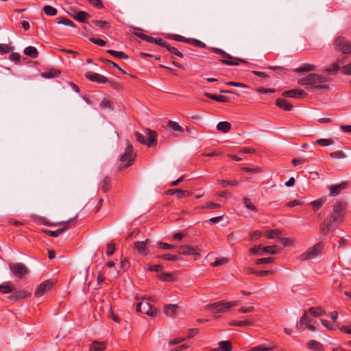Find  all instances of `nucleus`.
Returning <instances> with one entry per match:
<instances>
[{
	"instance_id": "28",
	"label": "nucleus",
	"mask_w": 351,
	"mask_h": 351,
	"mask_svg": "<svg viewBox=\"0 0 351 351\" xmlns=\"http://www.w3.org/2000/svg\"><path fill=\"white\" fill-rule=\"evenodd\" d=\"M24 53L32 58H36L38 56V51L34 47L29 46L24 49Z\"/></svg>"
},
{
	"instance_id": "38",
	"label": "nucleus",
	"mask_w": 351,
	"mask_h": 351,
	"mask_svg": "<svg viewBox=\"0 0 351 351\" xmlns=\"http://www.w3.org/2000/svg\"><path fill=\"white\" fill-rule=\"evenodd\" d=\"M243 203L244 206L249 210L256 212L257 208L256 206L252 202L251 199L248 197H243Z\"/></svg>"
},
{
	"instance_id": "58",
	"label": "nucleus",
	"mask_w": 351,
	"mask_h": 351,
	"mask_svg": "<svg viewBox=\"0 0 351 351\" xmlns=\"http://www.w3.org/2000/svg\"><path fill=\"white\" fill-rule=\"evenodd\" d=\"M241 169L247 173H256L262 172V169L258 167H256L254 168L242 167Z\"/></svg>"
},
{
	"instance_id": "40",
	"label": "nucleus",
	"mask_w": 351,
	"mask_h": 351,
	"mask_svg": "<svg viewBox=\"0 0 351 351\" xmlns=\"http://www.w3.org/2000/svg\"><path fill=\"white\" fill-rule=\"evenodd\" d=\"M217 182L219 184H221L223 187H226L228 186H237L239 184V182L237 180H218Z\"/></svg>"
},
{
	"instance_id": "64",
	"label": "nucleus",
	"mask_w": 351,
	"mask_h": 351,
	"mask_svg": "<svg viewBox=\"0 0 351 351\" xmlns=\"http://www.w3.org/2000/svg\"><path fill=\"white\" fill-rule=\"evenodd\" d=\"M280 233V231L278 229L271 230L267 232V237L268 239H274L276 238L279 234Z\"/></svg>"
},
{
	"instance_id": "5",
	"label": "nucleus",
	"mask_w": 351,
	"mask_h": 351,
	"mask_svg": "<svg viewBox=\"0 0 351 351\" xmlns=\"http://www.w3.org/2000/svg\"><path fill=\"white\" fill-rule=\"evenodd\" d=\"M126 143L127 145L125 149V152L120 156V161L124 168L131 166L136 157V154L134 153L132 143L128 140L126 141Z\"/></svg>"
},
{
	"instance_id": "48",
	"label": "nucleus",
	"mask_w": 351,
	"mask_h": 351,
	"mask_svg": "<svg viewBox=\"0 0 351 351\" xmlns=\"http://www.w3.org/2000/svg\"><path fill=\"white\" fill-rule=\"evenodd\" d=\"M326 202L325 198H320L311 202L313 210L316 211L318 210Z\"/></svg>"
},
{
	"instance_id": "26",
	"label": "nucleus",
	"mask_w": 351,
	"mask_h": 351,
	"mask_svg": "<svg viewBox=\"0 0 351 351\" xmlns=\"http://www.w3.org/2000/svg\"><path fill=\"white\" fill-rule=\"evenodd\" d=\"M231 326L244 327L254 325V321L251 319H247L243 321H232L230 322Z\"/></svg>"
},
{
	"instance_id": "6",
	"label": "nucleus",
	"mask_w": 351,
	"mask_h": 351,
	"mask_svg": "<svg viewBox=\"0 0 351 351\" xmlns=\"http://www.w3.org/2000/svg\"><path fill=\"white\" fill-rule=\"evenodd\" d=\"M213 51L219 55L223 60L221 62L230 66L239 65L241 63H246V62L242 59L234 58L225 51L219 48H213Z\"/></svg>"
},
{
	"instance_id": "46",
	"label": "nucleus",
	"mask_w": 351,
	"mask_h": 351,
	"mask_svg": "<svg viewBox=\"0 0 351 351\" xmlns=\"http://www.w3.org/2000/svg\"><path fill=\"white\" fill-rule=\"evenodd\" d=\"M57 23L58 24H62V25H67V26H70V27H75V25L74 24V23L69 20V19H66V18H59L58 19V21H57Z\"/></svg>"
},
{
	"instance_id": "39",
	"label": "nucleus",
	"mask_w": 351,
	"mask_h": 351,
	"mask_svg": "<svg viewBox=\"0 0 351 351\" xmlns=\"http://www.w3.org/2000/svg\"><path fill=\"white\" fill-rule=\"evenodd\" d=\"M66 228L67 226H66L63 228H60L54 231L45 230L43 232L51 237H56L63 233Z\"/></svg>"
},
{
	"instance_id": "41",
	"label": "nucleus",
	"mask_w": 351,
	"mask_h": 351,
	"mask_svg": "<svg viewBox=\"0 0 351 351\" xmlns=\"http://www.w3.org/2000/svg\"><path fill=\"white\" fill-rule=\"evenodd\" d=\"M229 262V259L226 257L217 258L215 261L210 264L211 267H218Z\"/></svg>"
},
{
	"instance_id": "29",
	"label": "nucleus",
	"mask_w": 351,
	"mask_h": 351,
	"mask_svg": "<svg viewBox=\"0 0 351 351\" xmlns=\"http://www.w3.org/2000/svg\"><path fill=\"white\" fill-rule=\"evenodd\" d=\"M204 95L211 99L219 101V102H227L228 98L223 95H215V94H211L208 93H205Z\"/></svg>"
},
{
	"instance_id": "3",
	"label": "nucleus",
	"mask_w": 351,
	"mask_h": 351,
	"mask_svg": "<svg viewBox=\"0 0 351 351\" xmlns=\"http://www.w3.org/2000/svg\"><path fill=\"white\" fill-rule=\"evenodd\" d=\"M347 203L345 201H339L333 205L332 213L330 215L331 222L339 223L343 221L344 210L346 209Z\"/></svg>"
},
{
	"instance_id": "9",
	"label": "nucleus",
	"mask_w": 351,
	"mask_h": 351,
	"mask_svg": "<svg viewBox=\"0 0 351 351\" xmlns=\"http://www.w3.org/2000/svg\"><path fill=\"white\" fill-rule=\"evenodd\" d=\"M10 270L18 278H21L29 272L27 267L21 263H16L10 265Z\"/></svg>"
},
{
	"instance_id": "60",
	"label": "nucleus",
	"mask_w": 351,
	"mask_h": 351,
	"mask_svg": "<svg viewBox=\"0 0 351 351\" xmlns=\"http://www.w3.org/2000/svg\"><path fill=\"white\" fill-rule=\"evenodd\" d=\"M263 247L261 245H255L250 250V252L253 254H263Z\"/></svg>"
},
{
	"instance_id": "63",
	"label": "nucleus",
	"mask_w": 351,
	"mask_h": 351,
	"mask_svg": "<svg viewBox=\"0 0 351 351\" xmlns=\"http://www.w3.org/2000/svg\"><path fill=\"white\" fill-rule=\"evenodd\" d=\"M100 106L102 107V108H109L110 110L113 109V104H112V101H110L108 99H104L100 103Z\"/></svg>"
},
{
	"instance_id": "14",
	"label": "nucleus",
	"mask_w": 351,
	"mask_h": 351,
	"mask_svg": "<svg viewBox=\"0 0 351 351\" xmlns=\"http://www.w3.org/2000/svg\"><path fill=\"white\" fill-rule=\"evenodd\" d=\"M31 296V293L25 291V290H21V291H13L12 294L8 297V298L12 301H19L21 300L26 299L27 298H29Z\"/></svg>"
},
{
	"instance_id": "30",
	"label": "nucleus",
	"mask_w": 351,
	"mask_h": 351,
	"mask_svg": "<svg viewBox=\"0 0 351 351\" xmlns=\"http://www.w3.org/2000/svg\"><path fill=\"white\" fill-rule=\"evenodd\" d=\"M308 311L313 317H319L326 314L325 311L320 307H311Z\"/></svg>"
},
{
	"instance_id": "1",
	"label": "nucleus",
	"mask_w": 351,
	"mask_h": 351,
	"mask_svg": "<svg viewBox=\"0 0 351 351\" xmlns=\"http://www.w3.org/2000/svg\"><path fill=\"white\" fill-rule=\"evenodd\" d=\"M330 80V77L326 75L310 73L304 77L300 78L298 80V84L301 86H311V87L308 88V90H311L314 89L328 90V86L322 84L327 83Z\"/></svg>"
},
{
	"instance_id": "55",
	"label": "nucleus",
	"mask_w": 351,
	"mask_h": 351,
	"mask_svg": "<svg viewBox=\"0 0 351 351\" xmlns=\"http://www.w3.org/2000/svg\"><path fill=\"white\" fill-rule=\"evenodd\" d=\"M276 245L266 246L263 247V253H267L270 254H275L277 253Z\"/></svg>"
},
{
	"instance_id": "10",
	"label": "nucleus",
	"mask_w": 351,
	"mask_h": 351,
	"mask_svg": "<svg viewBox=\"0 0 351 351\" xmlns=\"http://www.w3.org/2000/svg\"><path fill=\"white\" fill-rule=\"evenodd\" d=\"M150 241L145 239L143 241H136L134 243V248L137 250L141 256H145L149 254V244Z\"/></svg>"
},
{
	"instance_id": "50",
	"label": "nucleus",
	"mask_w": 351,
	"mask_h": 351,
	"mask_svg": "<svg viewBox=\"0 0 351 351\" xmlns=\"http://www.w3.org/2000/svg\"><path fill=\"white\" fill-rule=\"evenodd\" d=\"M312 322V319L304 313L300 319L301 325H305L306 327Z\"/></svg>"
},
{
	"instance_id": "51",
	"label": "nucleus",
	"mask_w": 351,
	"mask_h": 351,
	"mask_svg": "<svg viewBox=\"0 0 351 351\" xmlns=\"http://www.w3.org/2000/svg\"><path fill=\"white\" fill-rule=\"evenodd\" d=\"M316 143L321 146H328L334 144V141L329 138H319Z\"/></svg>"
},
{
	"instance_id": "32",
	"label": "nucleus",
	"mask_w": 351,
	"mask_h": 351,
	"mask_svg": "<svg viewBox=\"0 0 351 351\" xmlns=\"http://www.w3.org/2000/svg\"><path fill=\"white\" fill-rule=\"evenodd\" d=\"M106 349V345L103 342L95 341L92 343L89 351H104Z\"/></svg>"
},
{
	"instance_id": "42",
	"label": "nucleus",
	"mask_w": 351,
	"mask_h": 351,
	"mask_svg": "<svg viewBox=\"0 0 351 351\" xmlns=\"http://www.w3.org/2000/svg\"><path fill=\"white\" fill-rule=\"evenodd\" d=\"M158 258H162L165 261H177L181 259V257L177 255H172L169 254H165L162 256H158Z\"/></svg>"
},
{
	"instance_id": "61",
	"label": "nucleus",
	"mask_w": 351,
	"mask_h": 351,
	"mask_svg": "<svg viewBox=\"0 0 351 351\" xmlns=\"http://www.w3.org/2000/svg\"><path fill=\"white\" fill-rule=\"evenodd\" d=\"M152 43H156L158 45L167 48L168 43L161 38H154Z\"/></svg>"
},
{
	"instance_id": "24",
	"label": "nucleus",
	"mask_w": 351,
	"mask_h": 351,
	"mask_svg": "<svg viewBox=\"0 0 351 351\" xmlns=\"http://www.w3.org/2000/svg\"><path fill=\"white\" fill-rule=\"evenodd\" d=\"M14 291V286L10 281L5 282L0 285V292L2 293H10Z\"/></svg>"
},
{
	"instance_id": "47",
	"label": "nucleus",
	"mask_w": 351,
	"mask_h": 351,
	"mask_svg": "<svg viewBox=\"0 0 351 351\" xmlns=\"http://www.w3.org/2000/svg\"><path fill=\"white\" fill-rule=\"evenodd\" d=\"M43 11L48 16H55L57 14V10L51 5H45Z\"/></svg>"
},
{
	"instance_id": "34",
	"label": "nucleus",
	"mask_w": 351,
	"mask_h": 351,
	"mask_svg": "<svg viewBox=\"0 0 351 351\" xmlns=\"http://www.w3.org/2000/svg\"><path fill=\"white\" fill-rule=\"evenodd\" d=\"M107 53H108L109 54L113 56L114 57H116L117 58H120V59H128V56L123 51H114V50H112V49H108L107 50Z\"/></svg>"
},
{
	"instance_id": "57",
	"label": "nucleus",
	"mask_w": 351,
	"mask_h": 351,
	"mask_svg": "<svg viewBox=\"0 0 351 351\" xmlns=\"http://www.w3.org/2000/svg\"><path fill=\"white\" fill-rule=\"evenodd\" d=\"M103 62H105L108 66H112L114 67V69H117L123 74L126 73V72L123 69H122L117 63L108 60H103Z\"/></svg>"
},
{
	"instance_id": "43",
	"label": "nucleus",
	"mask_w": 351,
	"mask_h": 351,
	"mask_svg": "<svg viewBox=\"0 0 351 351\" xmlns=\"http://www.w3.org/2000/svg\"><path fill=\"white\" fill-rule=\"evenodd\" d=\"M330 156L334 159H344L347 157L346 154L341 150L331 152Z\"/></svg>"
},
{
	"instance_id": "11",
	"label": "nucleus",
	"mask_w": 351,
	"mask_h": 351,
	"mask_svg": "<svg viewBox=\"0 0 351 351\" xmlns=\"http://www.w3.org/2000/svg\"><path fill=\"white\" fill-rule=\"evenodd\" d=\"M53 285V282L51 280H47L40 283L34 293L35 296L38 298L43 296L46 292L51 289Z\"/></svg>"
},
{
	"instance_id": "54",
	"label": "nucleus",
	"mask_w": 351,
	"mask_h": 351,
	"mask_svg": "<svg viewBox=\"0 0 351 351\" xmlns=\"http://www.w3.org/2000/svg\"><path fill=\"white\" fill-rule=\"evenodd\" d=\"M171 53L175 54L176 56L182 58L184 57V55L182 53H181L177 48L171 47L169 45H168L167 47L166 48Z\"/></svg>"
},
{
	"instance_id": "4",
	"label": "nucleus",
	"mask_w": 351,
	"mask_h": 351,
	"mask_svg": "<svg viewBox=\"0 0 351 351\" xmlns=\"http://www.w3.org/2000/svg\"><path fill=\"white\" fill-rule=\"evenodd\" d=\"M324 247V243L323 242L317 243L314 246L309 247L300 256V261H306L317 258L318 256L321 255Z\"/></svg>"
},
{
	"instance_id": "44",
	"label": "nucleus",
	"mask_w": 351,
	"mask_h": 351,
	"mask_svg": "<svg viewBox=\"0 0 351 351\" xmlns=\"http://www.w3.org/2000/svg\"><path fill=\"white\" fill-rule=\"evenodd\" d=\"M14 50V48L8 45V44H1L0 43V53L1 54H5L8 53L10 52H12Z\"/></svg>"
},
{
	"instance_id": "35",
	"label": "nucleus",
	"mask_w": 351,
	"mask_h": 351,
	"mask_svg": "<svg viewBox=\"0 0 351 351\" xmlns=\"http://www.w3.org/2000/svg\"><path fill=\"white\" fill-rule=\"evenodd\" d=\"M60 72L57 69H50L47 71L43 72L42 76L45 78H53L58 77Z\"/></svg>"
},
{
	"instance_id": "56",
	"label": "nucleus",
	"mask_w": 351,
	"mask_h": 351,
	"mask_svg": "<svg viewBox=\"0 0 351 351\" xmlns=\"http://www.w3.org/2000/svg\"><path fill=\"white\" fill-rule=\"evenodd\" d=\"M189 43H191L194 46L199 47V48H205L206 47V44L204 43H203L202 41L197 40V39L189 38Z\"/></svg>"
},
{
	"instance_id": "59",
	"label": "nucleus",
	"mask_w": 351,
	"mask_h": 351,
	"mask_svg": "<svg viewBox=\"0 0 351 351\" xmlns=\"http://www.w3.org/2000/svg\"><path fill=\"white\" fill-rule=\"evenodd\" d=\"M171 38L178 41V42H182V43H189V38H186L185 37L178 35V34H173L171 36Z\"/></svg>"
},
{
	"instance_id": "31",
	"label": "nucleus",
	"mask_w": 351,
	"mask_h": 351,
	"mask_svg": "<svg viewBox=\"0 0 351 351\" xmlns=\"http://www.w3.org/2000/svg\"><path fill=\"white\" fill-rule=\"evenodd\" d=\"M339 70V65L337 63H332L329 67L326 68L324 72L326 73V76L329 77V75L336 74Z\"/></svg>"
},
{
	"instance_id": "13",
	"label": "nucleus",
	"mask_w": 351,
	"mask_h": 351,
	"mask_svg": "<svg viewBox=\"0 0 351 351\" xmlns=\"http://www.w3.org/2000/svg\"><path fill=\"white\" fill-rule=\"evenodd\" d=\"M225 304L224 301H219L206 306V308L209 309L213 313H225L227 311Z\"/></svg>"
},
{
	"instance_id": "7",
	"label": "nucleus",
	"mask_w": 351,
	"mask_h": 351,
	"mask_svg": "<svg viewBox=\"0 0 351 351\" xmlns=\"http://www.w3.org/2000/svg\"><path fill=\"white\" fill-rule=\"evenodd\" d=\"M334 48L337 51L343 54L351 53V44L342 36H338L333 42Z\"/></svg>"
},
{
	"instance_id": "15",
	"label": "nucleus",
	"mask_w": 351,
	"mask_h": 351,
	"mask_svg": "<svg viewBox=\"0 0 351 351\" xmlns=\"http://www.w3.org/2000/svg\"><path fill=\"white\" fill-rule=\"evenodd\" d=\"M85 76L90 81L95 82L99 84H105L108 82V80L106 77L97 73L87 72L86 73Z\"/></svg>"
},
{
	"instance_id": "25",
	"label": "nucleus",
	"mask_w": 351,
	"mask_h": 351,
	"mask_svg": "<svg viewBox=\"0 0 351 351\" xmlns=\"http://www.w3.org/2000/svg\"><path fill=\"white\" fill-rule=\"evenodd\" d=\"M71 16L82 23H86V19L90 16L88 13L84 11H78L75 14H71Z\"/></svg>"
},
{
	"instance_id": "18",
	"label": "nucleus",
	"mask_w": 351,
	"mask_h": 351,
	"mask_svg": "<svg viewBox=\"0 0 351 351\" xmlns=\"http://www.w3.org/2000/svg\"><path fill=\"white\" fill-rule=\"evenodd\" d=\"M167 193L170 195H176L178 198L182 199L188 196H190L192 193L186 190L180 189H171L167 191Z\"/></svg>"
},
{
	"instance_id": "16",
	"label": "nucleus",
	"mask_w": 351,
	"mask_h": 351,
	"mask_svg": "<svg viewBox=\"0 0 351 351\" xmlns=\"http://www.w3.org/2000/svg\"><path fill=\"white\" fill-rule=\"evenodd\" d=\"M197 247L189 245H184L179 247L178 252L183 255H195L199 256V254L197 252Z\"/></svg>"
},
{
	"instance_id": "2",
	"label": "nucleus",
	"mask_w": 351,
	"mask_h": 351,
	"mask_svg": "<svg viewBox=\"0 0 351 351\" xmlns=\"http://www.w3.org/2000/svg\"><path fill=\"white\" fill-rule=\"evenodd\" d=\"M145 136L138 132H136L134 135L136 141L143 145L151 147L156 144L157 133L149 128L145 130Z\"/></svg>"
},
{
	"instance_id": "62",
	"label": "nucleus",
	"mask_w": 351,
	"mask_h": 351,
	"mask_svg": "<svg viewBox=\"0 0 351 351\" xmlns=\"http://www.w3.org/2000/svg\"><path fill=\"white\" fill-rule=\"evenodd\" d=\"M278 241L284 245V246H290L293 243V241L291 238H278Z\"/></svg>"
},
{
	"instance_id": "49",
	"label": "nucleus",
	"mask_w": 351,
	"mask_h": 351,
	"mask_svg": "<svg viewBox=\"0 0 351 351\" xmlns=\"http://www.w3.org/2000/svg\"><path fill=\"white\" fill-rule=\"evenodd\" d=\"M93 23L99 27L101 29H109L110 27V25L108 22L105 21H100V20H95L93 21Z\"/></svg>"
},
{
	"instance_id": "22",
	"label": "nucleus",
	"mask_w": 351,
	"mask_h": 351,
	"mask_svg": "<svg viewBox=\"0 0 351 351\" xmlns=\"http://www.w3.org/2000/svg\"><path fill=\"white\" fill-rule=\"evenodd\" d=\"M307 347L313 351H324V350L323 345L315 340L309 341L307 343Z\"/></svg>"
},
{
	"instance_id": "20",
	"label": "nucleus",
	"mask_w": 351,
	"mask_h": 351,
	"mask_svg": "<svg viewBox=\"0 0 351 351\" xmlns=\"http://www.w3.org/2000/svg\"><path fill=\"white\" fill-rule=\"evenodd\" d=\"M316 69V65L308 64V63H304L302 64L300 66L294 69V71L295 73H306V72H310L313 71Z\"/></svg>"
},
{
	"instance_id": "23",
	"label": "nucleus",
	"mask_w": 351,
	"mask_h": 351,
	"mask_svg": "<svg viewBox=\"0 0 351 351\" xmlns=\"http://www.w3.org/2000/svg\"><path fill=\"white\" fill-rule=\"evenodd\" d=\"M276 348L273 344H261L252 348L249 351H274Z\"/></svg>"
},
{
	"instance_id": "36",
	"label": "nucleus",
	"mask_w": 351,
	"mask_h": 351,
	"mask_svg": "<svg viewBox=\"0 0 351 351\" xmlns=\"http://www.w3.org/2000/svg\"><path fill=\"white\" fill-rule=\"evenodd\" d=\"M332 222L331 221L328 223H322L320 224L319 229L322 234L326 235L331 230Z\"/></svg>"
},
{
	"instance_id": "19",
	"label": "nucleus",
	"mask_w": 351,
	"mask_h": 351,
	"mask_svg": "<svg viewBox=\"0 0 351 351\" xmlns=\"http://www.w3.org/2000/svg\"><path fill=\"white\" fill-rule=\"evenodd\" d=\"M179 311V306L177 304H165L164 306L165 314L171 317H175Z\"/></svg>"
},
{
	"instance_id": "45",
	"label": "nucleus",
	"mask_w": 351,
	"mask_h": 351,
	"mask_svg": "<svg viewBox=\"0 0 351 351\" xmlns=\"http://www.w3.org/2000/svg\"><path fill=\"white\" fill-rule=\"evenodd\" d=\"M110 186H111V182H110V179L106 176L102 181V184H101V190L106 193L107 192L110 188Z\"/></svg>"
},
{
	"instance_id": "53",
	"label": "nucleus",
	"mask_w": 351,
	"mask_h": 351,
	"mask_svg": "<svg viewBox=\"0 0 351 351\" xmlns=\"http://www.w3.org/2000/svg\"><path fill=\"white\" fill-rule=\"evenodd\" d=\"M115 243L112 241L110 242L109 243L107 244L106 255L108 256L112 255L115 252Z\"/></svg>"
},
{
	"instance_id": "37",
	"label": "nucleus",
	"mask_w": 351,
	"mask_h": 351,
	"mask_svg": "<svg viewBox=\"0 0 351 351\" xmlns=\"http://www.w3.org/2000/svg\"><path fill=\"white\" fill-rule=\"evenodd\" d=\"M219 347L221 351H232V346L230 341H221L219 343Z\"/></svg>"
},
{
	"instance_id": "12",
	"label": "nucleus",
	"mask_w": 351,
	"mask_h": 351,
	"mask_svg": "<svg viewBox=\"0 0 351 351\" xmlns=\"http://www.w3.org/2000/svg\"><path fill=\"white\" fill-rule=\"evenodd\" d=\"M282 95L285 97L304 98L307 96V93L302 89H292L282 92Z\"/></svg>"
},
{
	"instance_id": "52",
	"label": "nucleus",
	"mask_w": 351,
	"mask_h": 351,
	"mask_svg": "<svg viewBox=\"0 0 351 351\" xmlns=\"http://www.w3.org/2000/svg\"><path fill=\"white\" fill-rule=\"evenodd\" d=\"M274 261V258L273 257H267V258H262L257 259L256 261V265H261V264H269L272 263Z\"/></svg>"
},
{
	"instance_id": "21",
	"label": "nucleus",
	"mask_w": 351,
	"mask_h": 351,
	"mask_svg": "<svg viewBox=\"0 0 351 351\" xmlns=\"http://www.w3.org/2000/svg\"><path fill=\"white\" fill-rule=\"evenodd\" d=\"M276 105L285 111H291L293 109V105L282 98H279L276 101Z\"/></svg>"
},
{
	"instance_id": "17",
	"label": "nucleus",
	"mask_w": 351,
	"mask_h": 351,
	"mask_svg": "<svg viewBox=\"0 0 351 351\" xmlns=\"http://www.w3.org/2000/svg\"><path fill=\"white\" fill-rule=\"evenodd\" d=\"M347 182H342L339 184H335L328 186L330 191V195L332 197L337 196L343 190H345L347 188Z\"/></svg>"
},
{
	"instance_id": "8",
	"label": "nucleus",
	"mask_w": 351,
	"mask_h": 351,
	"mask_svg": "<svg viewBox=\"0 0 351 351\" xmlns=\"http://www.w3.org/2000/svg\"><path fill=\"white\" fill-rule=\"evenodd\" d=\"M136 311L145 313L150 317L156 316V311L152 305L147 302H140L136 304Z\"/></svg>"
},
{
	"instance_id": "27",
	"label": "nucleus",
	"mask_w": 351,
	"mask_h": 351,
	"mask_svg": "<svg viewBox=\"0 0 351 351\" xmlns=\"http://www.w3.org/2000/svg\"><path fill=\"white\" fill-rule=\"evenodd\" d=\"M217 130L227 133L231 130V124L228 121H221L217 125Z\"/></svg>"
},
{
	"instance_id": "33",
	"label": "nucleus",
	"mask_w": 351,
	"mask_h": 351,
	"mask_svg": "<svg viewBox=\"0 0 351 351\" xmlns=\"http://www.w3.org/2000/svg\"><path fill=\"white\" fill-rule=\"evenodd\" d=\"M167 127L174 132H182L184 131V129L177 122L173 121H169Z\"/></svg>"
}]
</instances>
